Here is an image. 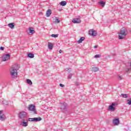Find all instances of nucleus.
Segmentation results:
<instances>
[{
    "mask_svg": "<svg viewBox=\"0 0 131 131\" xmlns=\"http://www.w3.org/2000/svg\"><path fill=\"white\" fill-rule=\"evenodd\" d=\"M17 69H18V66L14 65L13 66L10 70V75L13 78L17 77L18 75V73H17Z\"/></svg>",
    "mask_w": 131,
    "mask_h": 131,
    "instance_id": "obj_1",
    "label": "nucleus"
},
{
    "mask_svg": "<svg viewBox=\"0 0 131 131\" xmlns=\"http://www.w3.org/2000/svg\"><path fill=\"white\" fill-rule=\"evenodd\" d=\"M126 35V33L125 32V29H122L119 34V39H123L125 36Z\"/></svg>",
    "mask_w": 131,
    "mask_h": 131,
    "instance_id": "obj_2",
    "label": "nucleus"
},
{
    "mask_svg": "<svg viewBox=\"0 0 131 131\" xmlns=\"http://www.w3.org/2000/svg\"><path fill=\"white\" fill-rule=\"evenodd\" d=\"M118 104L117 103L113 102L109 106L108 110L111 112H114L115 111V109H116V106H117Z\"/></svg>",
    "mask_w": 131,
    "mask_h": 131,
    "instance_id": "obj_3",
    "label": "nucleus"
},
{
    "mask_svg": "<svg viewBox=\"0 0 131 131\" xmlns=\"http://www.w3.org/2000/svg\"><path fill=\"white\" fill-rule=\"evenodd\" d=\"M29 111H31L34 113V114H37V112L35 108V105L33 104H30L28 107Z\"/></svg>",
    "mask_w": 131,
    "mask_h": 131,
    "instance_id": "obj_4",
    "label": "nucleus"
},
{
    "mask_svg": "<svg viewBox=\"0 0 131 131\" xmlns=\"http://www.w3.org/2000/svg\"><path fill=\"white\" fill-rule=\"evenodd\" d=\"M10 58H11V55H10V54H4L2 57V61H4V62H6V61L10 60Z\"/></svg>",
    "mask_w": 131,
    "mask_h": 131,
    "instance_id": "obj_5",
    "label": "nucleus"
},
{
    "mask_svg": "<svg viewBox=\"0 0 131 131\" xmlns=\"http://www.w3.org/2000/svg\"><path fill=\"white\" fill-rule=\"evenodd\" d=\"M72 23L75 24H79V23H81V20L80 19V17L73 18L72 20Z\"/></svg>",
    "mask_w": 131,
    "mask_h": 131,
    "instance_id": "obj_6",
    "label": "nucleus"
},
{
    "mask_svg": "<svg viewBox=\"0 0 131 131\" xmlns=\"http://www.w3.org/2000/svg\"><path fill=\"white\" fill-rule=\"evenodd\" d=\"M89 32V35H91V36H96L97 35V31L94 30H90Z\"/></svg>",
    "mask_w": 131,
    "mask_h": 131,
    "instance_id": "obj_7",
    "label": "nucleus"
},
{
    "mask_svg": "<svg viewBox=\"0 0 131 131\" xmlns=\"http://www.w3.org/2000/svg\"><path fill=\"white\" fill-rule=\"evenodd\" d=\"M60 108L61 110L65 111L67 109V103L65 102H62L61 103Z\"/></svg>",
    "mask_w": 131,
    "mask_h": 131,
    "instance_id": "obj_8",
    "label": "nucleus"
},
{
    "mask_svg": "<svg viewBox=\"0 0 131 131\" xmlns=\"http://www.w3.org/2000/svg\"><path fill=\"white\" fill-rule=\"evenodd\" d=\"M19 117L20 119H24L26 117V112H22L19 113Z\"/></svg>",
    "mask_w": 131,
    "mask_h": 131,
    "instance_id": "obj_9",
    "label": "nucleus"
},
{
    "mask_svg": "<svg viewBox=\"0 0 131 131\" xmlns=\"http://www.w3.org/2000/svg\"><path fill=\"white\" fill-rule=\"evenodd\" d=\"M20 125H22V126H28V121L27 120H23V121H21L20 123Z\"/></svg>",
    "mask_w": 131,
    "mask_h": 131,
    "instance_id": "obj_10",
    "label": "nucleus"
},
{
    "mask_svg": "<svg viewBox=\"0 0 131 131\" xmlns=\"http://www.w3.org/2000/svg\"><path fill=\"white\" fill-rule=\"evenodd\" d=\"M113 123L114 125H118V124H119V119H114L113 120Z\"/></svg>",
    "mask_w": 131,
    "mask_h": 131,
    "instance_id": "obj_11",
    "label": "nucleus"
},
{
    "mask_svg": "<svg viewBox=\"0 0 131 131\" xmlns=\"http://www.w3.org/2000/svg\"><path fill=\"white\" fill-rule=\"evenodd\" d=\"M27 32L28 33H30V34H33L35 32L33 30V28H29Z\"/></svg>",
    "mask_w": 131,
    "mask_h": 131,
    "instance_id": "obj_12",
    "label": "nucleus"
},
{
    "mask_svg": "<svg viewBox=\"0 0 131 131\" xmlns=\"http://www.w3.org/2000/svg\"><path fill=\"white\" fill-rule=\"evenodd\" d=\"M92 70L94 72H97L99 71V68L95 67V66H92Z\"/></svg>",
    "mask_w": 131,
    "mask_h": 131,
    "instance_id": "obj_13",
    "label": "nucleus"
},
{
    "mask_svg": "<svg viewBox=\"0 0 131 131\" xmlns=\"http://www.w3.org/2000/svg\"><path fill=\"white\" fill-rule=\"evenodd\" d=\"M52 14V11L51 9H48L46 12V16L47 17H50L51 15Z\"/></svg>",
    "mask_w": 131,
    "mask_h": 131,
    "instance_id": "obj_14",
    "label": "nucleus"
},
{
    "mask_svg": "<svg viewBox=\"0 0 131 131\" xmlns=\"http://www.w3.org/2000/svg\"><path fill=\"white\" fill-rule=\"evenodd\" d=\"M28 58H30V59H33V58H34V54L28 53Z\"/></svg>",
    "mask_w": 131,
    "mask_h": 131,
    "instance_id": "obj_15",
    "label": "nucleus"
},
{
    "mask_svg": "<svg viewBox=\"0 0 131 131\" xmlns=\"http://www.w3.org/2000/svg\"><path fill=\"white\" fill-rule=\"evenodd\" d=\"M42 119L40 117L34 118V122H37V121H40Z\"/></svg>",
    "mask_w": 131,
    "mask_h": 131,
    "instance_id": "obj_16",
    "label": "nucleus"
},
{
    "mask_svg": "<svg viewBox=\"0 0 131 131\" xmlns=\"http://www.w3.org/2000/svg\"><path fill=\"white\" fill-rule=\"evenodd\" d=\"M84 37H81L79 40L77 41L78 43H81L84 40Z\"/></svg>",
    "mask_w": 131,
    "mask_h": 131,
    "instance_id": "obj_17",
    "label": "nucleus"
},
{
    "mask_svg": "<svg viewBox=\"0 0 131 131\" xmlns=\"http://www.w3.org/2000/svg\"><path fill=\"white\" fill-rule=\"evenodd\" d=\"M48 49L49 50H52L53 49V43L52 42H48Z\"/></svg>",
    "mask_w": 131,
    "mask_h": 131,
    "instance_id": "obj_18",
    "label": "nucleus"
},
{
    "mask_svg": "<svg viewBox=\"0 0 131 131\" xmlns=\"http://www.w3.org/2000/svg\"><path fill=\"white\" fill-rule=\"evenodd\" d=\"M59 4L60 5V6H62L63 7H64L67 4V2H66V1H61Z\"/></svg>",
    "mask_w": 131,
    "mask_h": 131,
    "instance_id": "obj_19",
    "label": "nucleus"
},
{
    "mask_svg": "<svg viewBox=\"0 0 131 131\" xmlns=\"http://www.w3.org/2000/svg\"><path fill=\"white\" fill-rule=\"evenodd\" d=\"M6 119V117L1 114L0 115V120H2V121L5 120Z\"/></svg>",
    "mask_w": 131,
    "mask_h": 131,
    "instance_id": "obj_20",
    "label": "nucleus"
},
{
    "mask_svg": "<svg viewBox=\"0 0 131 131\" xmlns=\"http://www.w3.org/2000/svg\"><path fill=\"white\" fill-rule=\"evenodd\" d=\"M26 80L28 84H30V85H32V81H31V80L27 79Z\"/></svg>",
    "mask_w": 131,
    "mask_h": 131,
    "instance_id": "obj_21",
    "label": "nucleus"
},
{
    "mask_svg": "<svg viewBox=\"0 0 131 131\" xmlns=\"http://www.w3.org/2000/svg\"><path fill=\"white\" fill-rule=\"evenodd\" d=\"M99 4L101 7H105V2H104V1H101L99 2Z\"/></svg>",
    "mask_w": 131,
    "mask_h": 131,
    "instance_id": "obj_22",
    "label": "nucleus"
},
{
    "mask_svg": "<svg viewBox=\"0 0 131 131\" xmlns=\"http://www.w3.org/2000/svg\"><path fill=\"white\" fill-rule=\"evenodd\" d=\"M8 26L10 28H11V29H13L14 28V27L15 26V25H14L13 23H10V24H8Z\"/></svg>",
    "mask_w": 131,
    "mask_h": 131,
    "instance_id": "obj_23",
    "label": "nucleus"
},
{
    "mask_svg": "<svg viewBox=\"0 0 131 131\" xmlns=\"http://www.w3.org/2000/svg\"><path fill=\"white\" fill-rule=\"evenodd\" d=\"M60 22H61V20H60V19H59L58 17H55V20L54 23H60Z\"/></svg>",
    "mask_w": 131,
    "mask_h": 131,
    "instance_id": "obj_24",
    "label": "nucleus"
},
{
    "mask_svg": "<svg viewBox=\"0 0 131 131\" xmlns=\"http://www.w3.org/2000/svg\"><path fill=\"white\" fill-rule=\"evenodd\" d=\"M121 96L123 98H128V94H121Z\"/></svg>",
    "mask_w": 131,
    "mask_h": 131,
    "instance_id": "obj_25",
    "label": "nucleus"
},
{
    "mask_svg": "<svg viewBox=\"0 0 131 131\" xmlns=\"http://www.w3.org/2000/svg\"><path fill=\"white\" fill-rule=\"evenodd\" d=\"M51 36L52 37H54L56 38V37H58V36H59V34H52Z\"/></svg>",
    "mask_w": 131,
    "mask_h": 131,
    "instance_id": "obj_26",
    "label": "nucleus"
},
{
    "mask_svg": "<svg viewBox=\"0 0 131 131\" xmlns=\"http://www.w3.org/2000/svg\"><path fill=\"white\" fill-rule=\"evenodd\" d=\"M28 121H32L34 122V118H30L28 119Z\"/></svg>",
    "mask_w": 131,
    "mask_h": 131,
    "instance_id": "obj_27",
    "label": "nucleus"
},
{
    "mask_svg": "<svg viewBox=\"0 0 131 131\" xmlns=\"http://www.w3.org/2000/svg\"><path fill=\"white\" fill-rule=\"evenodd\" d=\"M100 57H101V55L100 54H97L94 56V58H100Z\"/></svg>",
    "mask_w": 131,
    "mask_h": 131,
    "instance_id": "obj_28",
    "label": "nucleus"
},
{
    "mask_svg": "<svg viewBox=\"0 0 131 131\" xmlns=\"http://www.w3.org/2000/svg\"><path fill=\"white\" fill-rule=\"evenodd\" d=\"M126 103L128 105H131V100H127Z\"/></svg>",
    "mask_w": 131,
    "mask_h": 131,
    "instance_id": "obj_29",
    "label": "nucleus"
},
{
    "mask_svg": "<svg viewBox=\"0 0 131 131\" xmlns=\"http://www.w3.org/2000/svg\"><path fill=\"white\" fill-rule=\"evenodd\" d=\"M118 79H120V80H121V79H122V76H121L120 75H118Z\"/></svg>",
    "mask_w": 131,
    "mask_h": 131,
    "instance_id": "obj_30",
    "label": "nucleus"
},
{
    "mask_svg": "<svg viewBox=\"0 0 131 131\" xmlns=\"http://www.w3.org/2000/svg\"><path fill=\"white\" fill-rule=\"evenodd\" d=\"M72 75H73L72 74H70V75L68 76V79H71V78H72Z\"/></svg>",
    "mask_w": 131,
    "mask_h": 131,
    "instance_id": "obj_31",
    "label": "nucleus"
},
{
    "mask_svg": "<svg viewBox=\"0 0 131 131\" xmlns=\"http://www.w3.org/2000/svg\"><path fill=\"white\" fill-rule=\"evenodd\" d=\"M67 71H68V72H70L71 71V69H67Z\"/></svg>",
    "mask_w": 131,
    "mask_h": 131,
    "instance_id": "obj_32",
    "label": "nucleus"
},
{
    "mask_svg": "<svg viewBox=\"0 0 131 131\" xmlns=\"http://www.w3.org/2000/svg\"><path fill=\"white\" fill-rule=\"evenodd\" d=\"M59 85H60V86H61V88H64V86H65V85L62 84H59Z\"/></svg>",
    "mask_w": 131,
    "mask_h": 131,
    "instance_id": "obj_33",
    "label": "nucleus"
},
{
    "mask_svg": "<svg viewBox=\"0 0 131 131\" xmlns=\"http://www.w3.org/2000/svg\"><path fill=\"white\" fill-rule=\"evenodd\" d=\"M75 85H76V86H78V85H79V83H78V82H76L75 83Z\"/></svg>",
    "mask_w": 131,
    "mask_h": 131,
    "instance_id": "obj_34",
    "label": "nucleus"
},
{
    "mask_svg": "<svg viewBox=\"0 0 131 131\" xmlns=\"http://www.w3.org/2000/svg\"><path fill=\"white\" fill-rule=\"evenodd\" d=\"M0 50H5V47H1Z\"/></svg>",
    "mask_w": 131,
    "mask_h": 131,
    "instance_id": "obj_35",
    "label": "nucleus"
},
{
    "mask_svg": "<svg viewBox=\"0 0 131 131\" xmlns=\"http://www.w3.org/2000/svg\"><path fill=\"white\" fill-rule=\"evenodd\" d=\"M59 53H60V54H61V53H63V50H60L59 51Z\"/></svg>",
    "mask_w": 131,
    "mask_h": 131,
    "instance_id": "obj_36",
    "label": "nucleus"
},
{
    "mask_svg": "<svg viewBox=\"0 0 131 131\" xmlns=\"http://www.w3.org/2000/svg\"><path fill=\"white\" fill-rule=\"evenodd\" d=\"M98 48V46L96 45L94 46V49H97Z\"/></svg>",
    "mask_w": 131,
    "mask_h": 131,
    "instance_id": "obj_37",
    "label": "nucleus"
},
{
    "mask_svg": "<svg viewBox=\"0 0 131 131\" xmlns=\"http://www.w3.org/2000/svg\"><path fill=\"white\" fill-rule=\"evenodd\" d=\"M3 114V111H0V115H2Z\"/></svg>",
    "mask_w": 131,
    "mask_h": 131,
    "instance_id": "obj_38",
    "label": "nucleus"
},
{
    "mask_svg": "<svg viewBox=\"0 0 131 131\" xmlns=\"http://www.w3.org/2000/svg\"><path fill=\"white\" fill-rule=\"evenodd\" d=\"M127 131H130V130L128 129V130H127Z\"/></svg>",
    "mask_w": 131,
    "mask_h": 131,
    "instance_id": "obj_39",
    "label": "nucleus"
}]
</instances>
